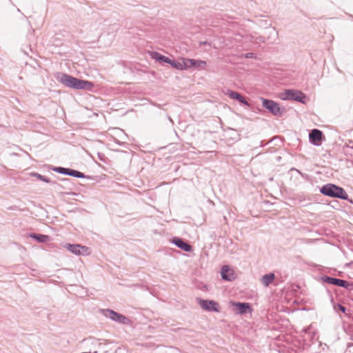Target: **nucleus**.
<instances>
[{
	"label": "nucleus",
	"mask_w": 353,
	"mask_h": 353,
	"mask_svg": "<svg viewBox=\"0 0 353 353\" xmlns=\"http://www.w3.org/2000/svg\"><path fill=\"white\" fill-rule=\"evenodd\" d=\"M57 80L65 86L74 90H84L91 91L94 87L92 82L79 79L65 73H57Z\"/></svg>",
	"instance_id": "1"
},
{
	"label": "nucleus",
	"mask_w": 353,
	"mask_h": 353,
	"mask_svg": "<svg viewBox=\"0 0 353 353\" xmlns=\"http://www.w3.org/2000/svg\"><path fill=\"white\" fill-rule=\"evenodd\" d=\"M320 192L332 198H338L343 200L348 199V195L343 188L332 183H327L323 185L320 189Z\"/></svg>",
	"instance_id": "2"
},
{
	"label": "nucleus",
	"mask_w": 353,
	"mask_h": 353,
	"mask_svg": "<svg viewBox=\"0 0 353 353\" xmlns=\"http://www.w3.org/2000/svg\"><path fill=\"white\" fill-rule=\"evenodd\" d=\"M280 98L282 100H293L301 103H305L306 96L304 93L296 90H285L280 94Z\"/></svg>",
	"instance_id": "3"
},
{
	"label": "nucleus",
	"mask_w": 353,
	"mask_h": 353,
	"mask_svg": "<svg viewBox=\"0 0 353 353\" xmlns=\"http://www.w3.org/2000/svg\"><path fill=\"white\" fill-rule=\"evenodd\" d=\"M102 314L107 318L111 320L123 324L127 325L129 323L130 320L124 315L116 312L115 311L110 309H104L101 310Z\"/></svg>",
	"instance_id": "4"
},
{
	"label": "nucleus",
	"mask_w": 353,
	"mask_h": 353,
	"mask_svg": "<svg viewBox=\"0 0 353 353\" xmlns=\"http://www.w3.org/2000/svg\"><path fill=\"white\" fill-rule=\"evenodd\" d=\"M263 107L268 110L272 114L275 116L280 117L282 115L284 108H281L279 103L274 101L263 99Z\"/></svg>",
	"instance_id": "5"
},
{
	"label": "nucleus",
	"mask_w": 353,
	"mask_h": 353,
	"mask_svg": "<svg viewBox=\"0 0 353 353\" xmlns=\"http://www.w3.org/2000/svg\"><path fill=\"white\" fill-rule=\"evenodd\" d=\"M197 303L204 310L210 312H219L220 307L219 303L212 300H203L202 299H197Z\"/></svg>",
	"instance_id": "6"
},
{
	"label": "nucleus",
	"mask_w": 353,
	"mask_h": 353,
	"mask_svg": "<svg viewBox=\"0 0 353 353\" xmlns=\"http://www.w3.org/2000/svg\"><path fill=\"white\" fill-rule=\"evenodd\" d=\"M321 279L323 282H325L329 284L334 285L336 286L342 287L345 289L349 288V287L352 285V284H350L345 280L333 278V277H330L328 276H322Z\"/></svg>",
	"instance_id": "7"
},
{
	"label": "nucleus",
	"mask_w": 353,
	"mask_h": 353,
	"mask_svg": "<svg viewBox=\"0 0 353 353\" xmlns=\"http://www.w3.org/2000/svg\"><path fill=\"white\" fill-rule=\"evenodd\" d=\"M53 170L59 174H63L71 176L73 177L85 178V175L83 173H82L79 171L75 170L70 169V168H62V167H56V168H53Z\"/></svg>",
	"instance_id": "8"
},
{
	"label": "nucleus",
	"mask_w": 353,
	"mask_h": 353,
	"mask_svg": "<svg viewBox=\"0 0 353 353\" xmlns=\"http://www.w3.org/2000/svg\"><path fill=\"white\" fill-rule=\"evenodd\" d=\"M65 247L72 253L77 255L85 254L88 250V248L86 246L79 244L67 243Z\"/></svg>",
	"instance_id": "9"
},
{
	"label": "nucleus",
	"mask_w": 353,
	"mask_h": 353,
	"mask_svg": "<svg viewBox=\"0 0 353 353\" xmlns=\"http://www.w3.org/2000/svg\"><path fill=\"white\" fill-rule=\"evenodd\" d=\"M323 132L319 129H313L309 134V139L311 143L319 146L321 144Z\"/></svg>",
	"instance_id": "10"
},
{
	"label": "nucleus",
	"mask_w": 353,
	"mask_h": 353,
	"mask_svg": "<svg viewBox=\"0 0 353 353\" xmlns=\"http://www.w3.org/2000/svg\"><path fill=\"white\" fill-rule=\"evenodd\" d=\"M172 242L176 246L185 252H190L192 250V248L190 244L187 243L180 238L174 237L172 239Z\"/></svg>",
	"instance_id": "11"
},
{
	"label": "nucleus",
	"mask_w": 353,
	"mask_h": 353,
	"mask_svg": "<svg viewBox=\"0 0 353 353\" xmlns=\"http://www.w3.org/2000/svg\"><path fill=\"white\" fill-rule=\"evenodd\" d=\"M221 277L225 281H232L234 279L233 270L228 265H223L221 272Z\"/></svg>",
	"instance_id": "12"
},
{
	"label": "nucleus",
	"mask_w": 353,
	"mask_h": 353,
	"mask_svg": "<svg viewBox=\"0 0 353 353\" xmlns=\"http://www.w3.org/2000/svg\"><path fill=\"white\" fill-rule=\"evenodd\" d=\"M234 306H235V309L238 311L239 314H245L248 312H250V305L248 303H232Z\"/></svg>",
	"instance_id": "13"
},
{
	"label": "nucleus",
	"mask_w": 353,
	"mask_h": 353,
	"mask_svg": "<svg viewBox=\"0 0 353 353\" xmlns=\"http://www.w3.org/2000/svg\"><path fill=\"white\" fill-rule=\"evenodd\" d=\"M227 94L230 97V99H236L242 104L248 105V102L239 93L232 90H228Z\"/></svg>",
	"instance_id": "14"
},
{
	"label": "nucleus",
	"mask_w": 353,
	"mask_h": 353,
	"mask_svg": "<svg viewBox=\"0 0 353 353\" xmlns=\"http://www.w3.org/2000/svg\"><path fill=\"white\" fill-rule=\"evenodd\" d=\"M30 237L37 240L39 243H46L50 241V237L48 235L32 233Z\"/></svg>",
	"instance_id": "15"
},
{
	"label": "nucleus",
	"mask_w": 353,
	"mask_h": 353,
	"mask_svg": "<svg viewBox=\"0 0 353 353\" xmlns=\"http://www.w3.org/2000/svg\"><path fill=\"white\" fill-rule=\"evenodd\" d=\"M151 56H152V59H155L156 61L166 63H170V59L159 54L157 52H153L152 53Z\"/></svg>",
	"instance_id": "16"
},
{
	"label": "nucleus",
	"mask_w": 353,
	"mask_h": 353,
	"mask_svg": "<svg viewBox=\"0 0 353 353\" xmlns=\"http://www.w3.org/2000/svg\"><path fill=\"white\" fill-rule=\"evenodd\" d=\"M275 276L273 273L265 274L262 276L261 281L265 286H268L274 281Z\"/></svg>",
	"instance_id": "17"
},
{
	"label": "nucleus",
	"mask_w": 353,
	"mask_h": 353,
	"mask_svg": "<svg viewBox=\"0 0 353 353\" xmlns=\"http://www.w3.org/2000/svg\"><path fill=\"white\" fill-rule=\"evenodd\" d=\"M193 63L192 59L183 58L181 59L182 70H187L192 68Z\"/></svg>",
	"instance_id": "18"
},
{
	"label": "nucleus",
	"mask_w": 353,
	"mask_h": 353,
	"mask_svg": "<svg viewBox=\"0 0 353 353\" xmlns=\"http://www.w3.org/2000/svg\"><path fill=\"white\" fill-rule=\"evenodd\" d=\"M192 61L194 62L192 67L196 68L203 69L207 65L206 61H205L192 59Z\"/></svg>",
	"instance_id": "19"
},
{
	"label": "nucleus",
	"mask_w": 353,
	"mask_h": 353,
	"mask_svg": "<svg viewBox=\"0 0 353 353\" xmlns=\"http://www.w3.org/2000/svg\"><path fill=\"white\" fill-rule=\"evenodd\" d=\"M250 41L256 43H261L265 42V38L262 36L254 37L250 36Z\"/></svg>",
	"instance_id": "20"
},
{
	"label": "nucleus",
	"mask_w": 353,
	"mask_h": 353,
	"mask_svg": "<svg viewBox=\"0 0 353 353\" xmlns=\"http://www.w3.org/2000/svg\"><path fill=\"white\" fill-rule=\"evenodd\" d=\"M169 64L176 69L182 70L181 61H178L174 59H170V63Z\"/></svg>",
	"instance_id": "21"
},
{
	"label": "nucleus",
	"mask_w": 353,
	"mask_h": 353,
	"mask_svg": "<svg viewBox=\"0 0 353 353\" xmlns=\"http://www.w3.org/2000/svg\"><path fill=\"white\" fill-rule=\"evenodd\" d=\"M34 175L36 176L38 179H39L40 180H41L43 181H45L46 183L50 182V180L48 178H47L46 176H43L40 174L34 173Z\"/></svg>",
	"instance_id": "22"
},
{
	"label": "nucleus",
	"mask_w": 353,
	"mask_h": 353,
	"mask_svg": "<svg viewBox=\"0 0 353 353\" xmlns=\"http://www.w3.org/2000/svg\"><path fill=\"white\" fill-rule=\"evenodd\" d=\"M245 57L248 59H250V58H255V54L252 52H248V53H246Z\"/></svg>",
	"instance_id": "23"
},
{
	"label": "nucleus",
	"mask_w": 353,
	"mask_h": 353,
	"mask_svg": "<svg viewBox=\"0 0 353 353\" xmlns=\"http://www.w3.org/2000/svg\"><path fill=\"white\" fill-rule=\"evenodd\" d=\"M199 45L200 46H211V43H209L208 41H201L199 43Z\"/></svg>",
	"instance_id": "24"
},
{
	"label": "nucleus",
	"mask_w": 353,
	"mask_h": 353,
	"mask_svg": "<svg viewBox=\"0 0 353 353\" xmlns=\"http://www.w3.org/2000/svg\"><path fill=\"white\" fill-rule=\"evenodd\" d=\"M339 310H340L342 312H343V313H345V311H346V307H344V306H343V305H342L339 304Z\"/></svg>",
	"instance_id": "25"
},
{
	"label": "nucleus",
	"mask_w": 353,
	"mask_h": 353,
	"mask_svg": "<svg viewBox=\"0 0 353 353\" xmlns=\"http://www.w3.org/2000/svg\"><path fill=\"white\" fill-rule=\"evenodd\" d=\"M309 330V327H307V329L305 330V332H307V330Z\"/></svg>",
	"instance_id": "26"
},
{
	"label": "nucleus",
	"mask_w": 353,
	"mask_h": 353,
	"mask_svg": "<svg viewBox=\"0 0 353 353\" xmlns=\"http://www.w3.org/2000/svg\"><path fill=\"white\" fill-rule=\"evenodd\" d=\"M351 340L353 341V336L351 337Z\"/></svg>",
	"instance_id": "27"
}]
</instances>
